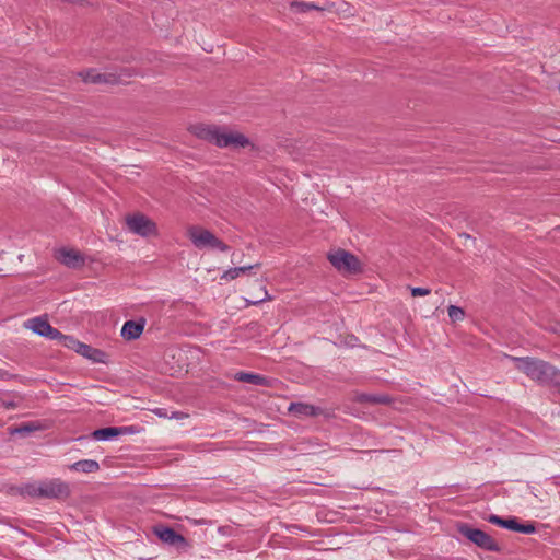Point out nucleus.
I'll return each instance as SVG.
<instances>
[{
	"label": "nucleus",
	"mask_w": 560,
	"mask_h": 560,
	"mask_svg": "<svg viewBox=\"0 0 560 560\" xmlns=\"http://www.w3.org/2000/svg\"><path fill=\"white\" fill-rule=\"evenodd\" d=\"M137 430L133 427H106L92 432L95 441H110L120 435L133 434Z\"/></svg>",
	"instance_id": "obj_11"
},
{
	"label": "nucleus",
	"mask_w": 560,
	"mask_h": 560,
	"mask_svg": "<svg viewBox=\"0 0 560 560\" xmlns=\"http://www.w3.org/2000/svg\"><path fill=\"white\" fill-rule=\"evenodd\" d=\"M186 235L191 244L199 250L215 249L220 252H228L230 248L211 231L200 225L188 226Z\"/></svg>",
	"instance_id": "obj_3"
},
{
	"label": "nucleus",
	"mask_w": 560,
	"mask_h": 560,
	"mask_svg": "<svg viewBox=\"0 0 560 560\" xmlns=\"http://www.w3.org/2000/svg\"><path fill=\"white\" fill-rule=\"evenodd\" d=\"M4 376H5V372L0 370V378H4Z\"/></svg>",
	"instance_id": "obj_29"
},
{
	"label": "nucleus",
	"mask_w": 560,
	"mask_h": 560,
	"mask_svg": "<svg viewBox=\"0 0 560 560\" xmlns=\"http://www.w3.org/2000/svg\"><path fill=\"white\" fill-rule=\"evenodd\" d=\"M39 495L47 499H65L70 495V487L58 478L44 480L40 481Z\"/></svg>",
	"instance_id": "obj_7"
},
{
	"label": "nucleus",
	"mask_w": 560,
	"mask_h": 560,
	"mask_svg": "<svg viewBox=\"0 0 560 560\" xmlns=\"http://www.w3.org/2000/svg\"><path fill=\"white\" fill-rule=\"evenodd\" d=\"M448 317L453 323L460 322L465 318V312L462 307L450 305L447 308Z\"/></svg>",
	"instance_id": "obj_21"
},
{
	"label": "nucleus",
	"mask_w": 560,
	"mask_h": 560,
	"mask_svg": "<svg viewBox=\"0 0 560 560\" xmlns=\"http://www.w3.org/2000/svg\"><path fill=\"white\" fill-rule=\"evenodd\" d=\"M154 533L165 544L179 546L186 542L185 538L171 527H156Z\"/></svg>",
	"instance_id": "obj_13"
},
{
	"label": "nucleus",
	"mask_w": 560,
	"mask_h": 560,
	"mask_svg": "<svg viewBox=\"0 0 560 560\" xmlns=\"http://www.w3.org/2000/svg\"><path fill=\"white\" fill-rule=\"evenodd\" d=\"M430 292H431V290L428 288H420V287L411 288L412 296H424V295L430 294Z\"/></svg>",
	"instance_id": "obj_26"
},
{
	"label": "nucleus",
	"mask_w": 560,
	"mask_h": 560,
	"mask_svg": "<svg viewBox=\"0 0 560 560\" xmlns=\"http://www.w3.org/2000/svg\"><path fill=\"white\" fill-rule=\"evenodd\" d=\"M355 400L361 404L386 405L390 402V398L386 395L358 394Z\"/></svg>",
	"instance_id": "obj_17"
},
{
	"label": "nucleus",
	"mask_w": 560,
	"mask_h": 560,
	"mask_svg": "<svg viewBox=\"0 0 560 560\" xmlns=\"http://www.w3.org/2000/svg\"><path fill=\"white\" fill-rule=\"evenodd\" d=\"M196 133L219 148L238 149L249 144V140L243 133L217 126H199Z\"/></svg>",
	"instance_id": "obj_2"
},
{
	"label": "nucleus",
	"mask_w": 560,
	"mask_h": 560,
	"mask_svg": "<svg viewBox=\"0 0 560 560\" xmlns=\"http://www.w3.org/2000/svg\"><path fill=\"white\" fill-rule=\"evenodd\" d=\"M40 481L34 483H27L22 488V493L33 498H40L39 495Z\"/></svg>",
	"instance_id": "obj_22"
},
{
	"label": "nucleus",
	"mask_w": 560,
	"mask_h": 560,
	"mask_svg": "<svg viewBox=\"0 0 560 560\" xmlns=\"http://www.w3.org/2000/svg\"><path fill=\"white\" fill-rule=\"evenodd\" d=\"M290 411L299 416H315L316 409L315 407L302 402H293L291 404Z\"/></svg>",
	"instance_id": "obj_19"
},
{
	"label": "nucleus",
	"mask_w": 560,
	"mask_h": 560,
	"mask_svg": "<svg viewBox=\"0 0 560 560\" xmlns=\"http://www.w3.org/2000/svg\"><path fill=\"white\" fill-rule=\"evenodd\" d=\"M126 224L130 232L142 237L156 234V224L142 213L128 215Z\"/></svg>",
	"instance_id": "obj_6"
},
{
	"label": "nucleus",
	"mask_w": 560,
	"mask_h": 560,
	"mask_svg": "<svg viewBox=\"0 0 560 560\" xmlns=\"http://www.w3.org/2000/svg\"><path fill=\"white\" fill-rule=\"evenodd\" d=\"M259 266H260V264L230 268L222 273L221 279L222 280H234V279L238 278L240 276L245 275L247 271H249L254 268H258Z\"/></svg>",
	"instance_id": "obj_18"
},
{
	"label": "nucleus",
	"mask_w": 560,
	"mask_h": 560,
	"mask_svg": "<svg viewBox=\"0 0 560 560\" xmlns=\"http://www.w3.org/2000/svg\"><path fill=\"white\" fill-rule=\"evenodd\" d=\"M25 327L31 329L34 334L45 337L49 340H56L60 337V331L54 328L46 318L34 317L25 323Z\"/></svg>",
	"instance_id": "obj_9"
},
{
	"label": "nucleus",
	"mask_w": 560,
	"mask_h": 560,
	"mask_svg": "<svg viewBox=\"0 0 560 560\" xmlns=\"http://www.w3.org/2000/svg\"><path fill=\"white\" fill-rule=\"evenodd\" d=\"M145 319L140 318L139 320H127L121 328V336L127 340L138 339L144 329Z\"/></svg>",
	"instance_id": "obj_12"
},
{
	"label": "nucleus",
	"mask_w": 560,
	"mask_h": 560,
	"mask_svg": "<svg viewBox=\"0 0 560 560\" xmlns=\"http://www.w3.org/2000/svg\"><path fill=\"white\" fill-rule=\"evenodd\" d=\"M69 469L83 474H92L100 470V464L94 459H81L69 465Z\"/></svg>",
	"instance_id": "obj_14"
},
{
	"label": "nucleus",
	"mask_w": 560,
	"mask_h": 560,
	"mask_svg": "<svg viewBox=\"0 0 560 560\" xmlns=\"http://www.w3.org/2000/svg\"><path fill=\"white\" fill-rule=\"evenodd\" d=\"M488 522L493 525L500 526L502 528L512 530V532H517V533H523V534H534L536 532V527H535L534 523L521 524L518 522L517 517H515V516H511L509 518H502L499 515L491 514L488 517Z\"/></svg>",
	"instance_id": "obj_8"
},
{
	"label": "nucleus",
	"mask_w": 560,
	"mask_h": 560,
	"mask_svg": "<svg viewBox=\"0 0 560 560\" xmlns=\"http://www.w3.org/2000/svg\"><path fill=\"white\" fill-rule=\"evenodd\" d=\"M84 81H88V82H93V83H96V82H107L108 80L105 79V77L103 74H96L94 73V71H89L85 75H84Z\"/></svg>",
	"instance_id": "obj_25"
},
{
	"label": "nucleus",
	"mask_w": 560,
	"mask_h": 560,
	"mask_svg": "<svg viewBox=\"0 0 560 560\" xmlns=\"http://www.w3.org/2000/svg\"><path fill=\"white\" fill-rule=\"evenodd\" d=\"M517 370L526 374L530 380L542 385H560V371L542 360L530 357H511Z\"/></svg>",
	"instance_id": "obj_1"
},
{
	"label": "nucleus",
	"mask_w": 560,
	"mask_h": 560,
	"mask_svg": "<svg viewBox=\"0 0 560 560\" xmlns=\"http://www.w3.org/2000/svg\"><path fill=\"white\" fill-rule=\"evenodd\" d=\"M328 260L341 273L354 275L361 271L359 259L345 249H337L329 253Z\"/></svg>",
	"instance_id": "obj_4"
},
{
	"label": "nucleus",
	"mask_w": 560,
	"mask_h": 560,
	"mask_svg": "<svg viewBox=\"0 0 560 560\" xmlns=\"http://www.w3.org/2000/svg\"><path fill=\"white\" fill-rule=\"evenodd\" d=\"M38 427L35 425L34 423H25V424H22L20 427H16L14 429L11 430V433L12 434H20V435H25L27 433H31L35 430H37Z\"/></svg>",
	"instance_id": "obj_23"
},
{
	"label": "nucleus",
	"mask_w": 560,
	"mask_h": 560,
	"mask_svg": "<svg viewBox=\"0 0 560 560\" xmlns=\"http://www.w3.org/2000/svg\"><path fill=\"white\" fill-rule=\"evenodd\" d=\"M268 300H271V296L269 295L268 291L266 289H264V296L258 299V300H255V301H247V305H256V304H259L264 301H268Z\"/></svg>",
	"instance_id": "obj_27"
},
{
	"label": "nucleus",
	"mask_w": 560,
	"mask_h": 560,
	"mask_svg": "<svg viewBox=\"0 0 560 560\" xmlns=\"http://www.w3.org/2000/svg\"><path fill=\"white\" fill-rule=\"evenodd\" d=\"M235 380L240 382L250 383L255 385L266 386L269 384L268 378L262 375L247 373V372H238L235 374Z\"/></svg>",
	"instance_id": "obj_16"
},
{
	"label": "nucleus",
	"mask_w": 560,
	"mask_h": 560,
	"mask_svg": "<svg viewBox=\"0 0 560 560\" xmlns=\"http://www.w3.org/2000/svg\"><path fill=\"white\" fill-rule=\"evenodd\" d=\"M1 405L5 408V409H15L18 407V404L14 401V400H7V399H3L1 401Z\"/></svg>",
	"instance_id": "obj_28"
},
{
	"label": "nucleus",
	"mask_w": 560,
	"mask_h": 560,
	"mask_svg": "<svg viewBox=\"0 0 560 560\" xmlns=\"http://www.w3.org/2000/svg\"><path fill=\"white\" fill-rule=\"evenodd\" d=\"M291 5L294 9H296V11H299V12H307V11L313 10V9H318L315 4H313L311 2H303V1L292 2Z\"/></svg>",
	"instance_id": "obj_24"
},
{
	"label": "nucleus",
	"mask_w": 560,
	"mask_h": 560,
	"mask_svg": "<svg viewBox=\"0 0 560 560\" xmlns=\"http://www.w3.org/2000/svg\"><path fill=\"white\" fill-rule=\"evenodd\" d=\"M77 353L93 362H103V358L105 355L103 351L95 349L83 342L80 343Z\"/></svg>",
	"instance_id": "obj_15"
},
{
	"label": "nucleus",
	"mask_w": 560,
	"mask_h": 560,
	"mask_svg": "<svg viewBox=\"0 0 560 560\" xmlns=\"http://www.w3.org/2000/svg\"><path fill=\"white\" fill-rule=\"evenodd\" d=\"M56 259L69 268H78L84 265V256L77 249L62 247L56 252Z\"/></svg>",
	"instance_id": "obj_10"
},
{
	"label": "nucleus",
	"mask_w": 560,
	"mask_h": 560,
	"mask_svg": "<svg viewBox=\"0 0 560 560\" xmlns=\"http://www.w3.org/2000/svg\"><path fill=\"white\" fill-rule=\"evenodd\" d=\"M56 341H58L65 348L73 350L74 352L78 351L79 346L81 343V341H79L74 337L68 336V335H63L62 332H60V337H57Z\"/></svg>",
	"instance_id": "obj_20"
},
{
	"label": "nucleus",
	"mask_w": 560,
	"mask_h": 560,
	"mask_svg": "<svg viewBox=\"0 0 560 560\" xmlns=\"http://www.w3.org/2000/svg\"><path fill=\"white\" fill-rule=\"evenodd\" d=\"M458 530L468 540L485 550L499 551L500 549L497 541L481 529L472 528L469 525L463 524L459 526Z\"/></svg>",
	"instance_id": "obj_5"
}]
</instances>
